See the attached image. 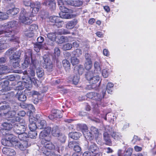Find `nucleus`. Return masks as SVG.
<instances>
[{"label":"nucleus","mask_w":156,"mask_h":156,"mask_svg":"<svg viewBox=\"0 0 156 156\" xmlns=\"http://www.w3.org/2000/svg\"><path fill=\"white\" fill-rule=\"evenodd\" d=\"M39 7V5L37 4H32L31 5V8L32 9V14L27 12L24 9H23L20 12L19 17L20 21L25 24H30L33 21L35 20L33 19V17L35 16L33 14H35L38 12Z\"/></svg>","instance_id":"f257e3e1"},{"label":"nucleus","mask_w":156,"mask_h":156,"mask_svg":"<svg viewBox=\"0 0 156 156\" xmlns=\"http://www.w3.org/2000/svg\"><path fill=\"white\" fill-rule=\"evenodd\" d=\"M17 25V22L16 21H12L9 22L7 24H5L6 27V30H8V34L13 33V35L11 37H8V40L11 41L16 42L19 43L20 42L19 37L15 35L14 31L12 29L16 27Z\"/></svg>","instance_id":"f03ea898"},{"label":"nucleus","mask_w":156,"mask_h":156,"mask_svg":"<svg viewBox=\"0 0 156 156\" xmlns=\"http://www.w3.org/2000/svg\"><path fill=\"white\" fill-rule=\"evenodd\" d=\"M15 121L14 120H9L7 122L3 123L2 125V127L0 129V132L3 135H9L12 134L9 132V131L13 128V126L12 122Z\"/></svg>","instance_id":"7ed1b4c3"},{"label":"nucleus","mask_w":156,"mask_h":156,"mask_svg":"<svg viewBox=\"0 0 156 156\" xmlns=\"http://www.w3.org/2000/svg\"><path fill=\"white\" fill-rule=\"evenodd\" d=\"M12 123L13 125L12 129L14 133L18 135L24 132L27 127L26 124L21 125L17 121H13Z\"/></svg>","instance_id":"20e7f679"},{"label":"nucleus","mask_w":156,"mask_h":156,"mask_svg":"<svg viewBox=\"0 0 156 156\" xmlns=\"http://www.w3.org/2000/svg\"><path fill=\"white\" fill-rule=\"evenodd\" d=\"M6 54L9 56L10 59L14 61H18L21 54V51H16L13 48H10L6 52Z\"/></svg>","instance_id":"39448f33"},{"label":"nucleus","mask_w":156,"mask_h":156,"mask_svg":"<svg viewBox=\"0 0 156 156\" xmlns=\"http://www.w3.org/2000/svg\"><path fill=\"white\" fill-rule=\"evenodd\" d=\"M51 128L49 126L46 127L44 130L41 132L40 134V137L42 139L41 142L45 141H50L51 136L50 135Z\"/></svg>","instance_id":"423d86ee"},{"label":"nucleus","mask_w":156,"mask_h":156,"mask_svg":"<svg viewBox=\"0 0 156 156\" xmlns=\"http://www.w3.org/2000/svg\"><path fill=\"white\" fill-rule=\"evenodd\" d=\"M42 58L44 61L42 63L43 67L48 71H52L53 66L49 56L48 55H45Z\"/></svg>","instance_id":"0eeeda50"},{"label":"nucleus","mask_w":156,"mask_h":156,"mask_svg":"<svg viewBox=\"0 0 156 156\" xmlns=\"http://www.w3.org/2000/svg\"><path fill=\"white\" fill-rule=\"evenodd\" d=\"M5 136V138L2 140V144L6 146H10L12 145V143L16 142L15 137L13 134L9 135H3Z\"/></svg>","instance_id":"6e6552de"},{"label":"nucleus","mask_w":156,"mask_h":156,"mask_svg":"<svg viewBox=\"0 0 156 156\" xmlns=\"http://www.w3.org/2000/svg\"><path fill=\"white\" fill-rule=\"evenodd\" d=\"M16 148H19L22 151L25 150L26 148L30 145V142H27V141L19 142L16 140V142L14 144Z\"/></svg>","instance_id":"1a4fd4ad"},{"label":"nucleus","mask_w":156,"mask_h":156,"mask_svg":"<svg viewBox=\"0 0 156 156\" xmlns=\"http://www.w3.org/2000/svg\"><path fill=\"white\" fill-rule=\"evenodd\" d=\"M89 146H88L87 143H86L84 146V148L86 149L88 147V150L91 151L92 154H97L99 151V148L97 144L94 143L90 142V144H89Z\"/></svg>","instance_id":"9d476101"},{"label":"nucleus","mask_w":156,"mask_h":156,"mask_svg":"<svg viewBox=\"0 0 156 156\" xmlns=\"http://www.w3.org/2000/svg\"><path fill=\"white\" fill-rule=\"evenodd\" d=\"M51 114L48 116V118L51 120H54L57 118H61L62 117V114L61 111L58 110H52Z\"/></svg>","instance_id":"9b49d317"},{"label":"nucleus","mask_w":156,"mask_h":156,"mask_svg":"<svg viewBox=\"0 0 156 156\" xmlns=\"http://www.w3.org/2000/svg\"><path fill=\"white\" fill-rule=\"evenodd\" d=\"M50 141H45L44 142H41L44 144V146L42 147V150L43 152L47 151V150L51 151V149L55 148V146Z\"/></svg>","instance_id":"f8f14e48"},{"label":"nucleus","mask_w":156,"mask_h":156,"mask_svg":"<svg viewBox=\"0 0 156 156\" xmlns=\"http://www.w3.org/2000/svg\"><path fill=\"white\" fill-rule=\"evenodd\" d=\"M67 3L75 7H80L82 5L83 2L80 0H67Z\"/></svg>","instance_id":"ddd939ff"},{"label":"nucleus","mask_w":156,"mask_h":156,"mask_svg":"<svg viewBox=\"0 0 156 156\" xmlns=\"http://www.w3.org/2000/svg\"><path fill=\"white\" fill-rule=\"evenodd\" d=\"M8 30H6V27L5 24L2 25L0 24V35L2 34H5L6 37H11L13 35V33L12 32L10 34H8L7 32Z\"/></svg>","instance_id":"4468645a"},{"label":"nucleus","mask_w":156,"mask_h":156,"mask_svg":"<svg viewBox=\"0 0 156 156\" xmlns=\"http://www.w3.org/2000/svg\"><path fill=\"white\" fill-rule=\"evenodd\" d=\"M102 98V97L101 94L94 92L93 99L95 100L97 102L96 103V105H95L94 107L95 109H96L99 105H102V103L101 102Z\"/></svg>","instance_id":"2eb2a0df"},{"label":"nucleus","mask_w":156,"mask_h":156,"mask_svg":"<svg viewBox=\"0 0 156 156\" xmlns=\"http://www.w3.org/2000/svg\"><path fill=\"white\" fill-rule=\"evenodd\" d=\"M3 153L4 154L10 156H14L16 154L15 151L12 149L4 147L2 149Z\"/></svg>","instance_id":"dca6fc26"},{"label":"nucleus","mask_w":156,"mask_h":156,"mask_svg":"<svg viewBox=\"0 0 156 156\" xmlns=\"http://www.w3.org/2000/svg\"><path fill=\"white\" fill-rule=\"evenodd\" d=\"M16 97L17 98L18 100L21 101H24L27 99V97L26 95L22 93L21 91L19 90L18 91Z\"/></svg>","instance_id":"f3484780"},{"label":"nucleus","mask_w":156,"mask_h":156,"mask_svg":"<svg viewBox=\"0 0 156 156\" xmlns=\"http://www.w3.org/2000/svg\"><path fill=\"white\" fill-rule=\"evenodd\" d=\"M18 137L21 141H27V142H29L30 139L29 135L27 133L24 132L20 134H19Z\"/></svg>","instance_id":"a211bd4d"},{"label":"nucleus","mask_w":156,"mask_h":156,"mask_svg":"<svg viewBox=\"0 0 156 156\" xmlns=\"http://www.w3.org/2000/svg\"><path fill=\"white\" fill-rule=\"evenodd\" d=\"M55 41L58 44H62L65 42H69L68 37L63 36H58L56 38Z\"/></svg>","instance_id":"6ab92c4d"},{"label":"nucleus","mask_w":156,"mask_h":156,"mask_svg":"<svg viewBox=\"0 0 156 156\" xmlns=\"http://www.w3.org/2000/svg\"><path fill=\"white\" fill-rule=\"evenodd\" d=\"M16 114V112L15 111L12 110L11 109L8 111L6 112H4L3 116H5L6 118H13Z\"/></svg>","instance_id":"aec40b11"},{"label":"nucleus","mask_w":156,"mask_h":156,"mask_svg":"<svg viewBox=\"0 0 156 156\" xmlns=\"http://www.w3.org/2000/svg\"><path fill=\"white\" fill-rule=\"evenodd\" d=\"M104 140L106 144L111 145L112 144V141L110 136L107 132H105L103 134Z\"/></svg>","instance_id":"412c9836"},{"label":"nucleus","mask_w":156,"mask_h":156,"mask_svg":"<svg viewBox=\"0 0 156 156\" xmlns=\"http://www.w3.org/2000/svg\"><path fill=\"white\" fill-rule=\"evenodd\" d=\"M78 23L77 20L74 19L72 21L69 22L66 25V27L68 29L73 28Z\"/></svg>","instance_id":"4be33fe9"},{"label":"nucleus","mask_w":156,"mask_h":156,"mask_svg":"<svg viewBox=\"0 0 156 156\" xmlns=\"http://www.w3.org/2000/svg\"><path fill=\"white\" fill-rule=\"evenodd\" d=\"M19 12V9L18 8H15L7 11L6 14L9 15L14 16L17 14Z\"/></svg>","instance_id":"5701e85b"},{"label":"nucleus","mask_w":156,"mask_h":156,"mask_svg":"<svg viewBox=\"0 0 156 156\" xmlns=\"http://www.w3.org/2000/svg\"><path fill=\"white\" fill-rule=\"evenodd\" d=\"M69 135L70 138L74 140H77L81 135V134L78 132H73L69 133Z\"/></svg>","instance_id":"b1692460"},{"label":"nucleus","mask_w":156,"mask_h":156,"mask_svg":"<svg viewBox=\"0 0 156 156\" xmlns=\"http://www.w3.org/2000/svg\"><path fill=\"white\" fill-rule=\"evenodd\" d=\"M83 133L86 139L91 140L94 137L93 134L89 131L83 132Z\"/></svg>","instance_id":"393cba45"},{"label":"nucleus","mask_w":156,"mask_h":156,"mask_svg":"<svg viewBox=\"0 0 156 156\" xmlns=\"http://www.w3.org/2000/svg\"><path fill=\"white\" fill-rule=\"evenodd\" d=\"M110 133L112 137L115 140H118L122 137L121 134L119 132L112 131L110 132Z\"/></svg>","instance_id":"a878e982"},{"label":"nucleus","mask_w":156,"mask_h":156,"mask_svg":"<svg viewBox=\"0 0 156 156\" xmlns=\"http://www.w3.org/2000/svg\"><path fill=\"white\" fill-rule=\"evenodd\" d=\"M51 133L52 135L55 136L59 135L60 133L58 127L56 126H54L52 128Z\"/></svg>","instance_id":"bb28decb"},{"label":"nucleus","mask_w":156,"mask_h":156,"mask_svg":"<svg viewBox=\"0 0 156 156\" xmlns=\"http://www.w3.org/2000/svg\"><path fill=\"white\" fill-rule=\"evenodd\" d=\"M47 125L46 122L44 120H42L39 121L37 128L39 129H45Z\"/></svg>","instance_id":"cd10ccee"},{"label":"nucleus","mask_w":156,"mask_h":156,"mask_svg":"<svg viewBox=\"0 0 156 156\" xmlns=\"http://www.w3.org/2000/svg\"><path fill=\"white\" fill-rule=\"evenodd\" d=\"M94 68L95 69V71H96V73H97L101 72V63L98 62H95L94 65Z\"/></svg>","instance_id":"c85d7f7f"},{"label":"nucleus","mask_w":156,"mask_h":156,"mask_svg":"<svg viewBox=\"0 0 156 156\" xmlns=\"http://www.w3.org/2000/svg\"><path fill=\"white\" fill-rule=\"evenodd\" d=\"M62 63L63 67L66 71L70 69V64L68 61L66 59H64L62 61Z\"/></svg>","instance_id":"c756f323"},{"label":"nucleus","mask_w":156,"mask_h":156,"mask_svg":"<svg viewBox=\"0 0 156 156\" xmlns=\"http://www.w3.org/2000/svg\"><path fill=\"white\" fill-rule=\"evenodd\" d=\"M108 117V120L110 121H114L116 119V117H115L114 115L112 113H108L105 116L104 118V119L107 120V118Z\"/></svg>","instance_id":"7c9ffc66"},{"label":"nucleus","mask_w":156,"mask_h":156,"mask_svg":"<svg viewBox=\"0 0 156 156\" xmlns=\"http://www.w3.org/2000/svg\"><path fill=\"white\" fill-rule=\"evenodd\" d=\"M99 77L97 75H95L91 78L89 80L90 83L91 84L96 83L100 80Z\"/></svg>","instance_id":"2f4dec72"},{"label":"nucleus","mask_w":156,"mask_h":156,"mask_svg":"<svg viewBox=\"0 0 156 156\" xmlns=\"http://www.w3.org/2000/svg\"><path fill=\"white\" fill-rule=\"evenodd\" d=\"M57 136L58 140L60 143H64L65 142L66 137L65 135L60 133Z\"/></svg>","instance_id":"473e14b6"},{"label":"nucleus","mask_w":156,"mask_h":156,"mask_svg":"<svg viewBox=\"0 0 156 156\" xmlns=\"http://www.w3.org/2000/svg\"><path fill=\"white\" fill-rule=\"evenodd\" d=\"M113 84L110 82L108 83L107 85L106 90L109 94H111L113 90Z\"/></svg>","instance_id":"72a5a7b5"},{"label":"nucleus","mask_w":156,"mask_h":156,"mask_svg":"<svg viewBox=\"0 0 156 156\" xmlns=\"http://www.w3.org/2000/svg\"><path fill=\"white\" fill-rule=\"evenodd\" d=\"M25 59L30 60V58H33L32 56V50L31 49H28L26 50L25 54Z\"/></svg>","instance_id":"f704fd0d"},{"label":"nucleus","mask_w":156,"mask_h":156,"mask_svg":"<svg viewBox=\"0 0 156 156\" xmlns=\"http://www.w3.org/2000/svg\"><path fill=\"white\" fill-rule=\"evenodd\" d=\"M90 129L91 132L93 134L94 136L96 137H98L99 134V132L98 129L94 126H91Z\"/></svg>","instance_id":"c9c22d12"},{"label":"nucleus","mask_w":156,"mask_h":156,"mask_svg":"<svg viewBox=\"0 0 156 156\" xmlns=\"http://www.w3.org/2000/svg\"><path fill=\"white\" fill-rule=\"evenodd\" d=\"M47 5L50 7V8L54 9L55 6V2L54 0H48L46 3Z\"/></svg>","instance_id":"e433bc0d"},{"label":"nucleus","mask_w":156,"mask_h":156,"mask_svg":"<svg viewBox=\"0 0 156 156\" xmlns=\"http://www.w3.org/2000/svg\"><path fill=\"white\" fill-rule=\"evenodd\" d=\"M36 73L38 77H42L44 74V70L43 69L39 68L36 69Z\"/></svg>","instance_id":"4c0bfd02"},{"label":"nucleus","mask_w":156,"mask_h":156,"mask_svg":"<svg viewBox=\"0 0 156 156\" xmlns=\"http://www.w3.org/2000/svg\"><path fill=\"white\" fill-rule=\"evenodd\" d=\"M68 12H60L59 13L60 17L63 19H69L71 18V15Z\"/></svg>","instance_id":"58836bf2"},{"label":"nucleus","mask_w":156,"mask_h":156,"mask_svg":"<svg viewBox=\"0 0 156 156\" xmlns=\"http://www.w3.org/2000/svg\"><path fill=\"white\" fill-rule=\"evenodd\" d=\"M37 28L38 27L36 24H33L28 27V30L34 33Z\"/></svg>","instance_id":"ea45409f"},{"label":"nucleus","mask_w":156,"mask_h":156,"mask_svg":"<svg viewBox=\"0 0 156 156\" xmlns=\"http://www.w3.org/2000/svg\"><path fill=\"white\" fill-rule=\"evenodd\" d=\"M1 104H0V110H4L5 111L4 112H6L8 111H9L11 109V108L9 105H1Z\"/></svg>","instance_id":"a19ab883"},{"label":"nucleus","mask_w":156,"mask_h":156,"mask_svg":"<svg viewBox=\"0 0 156 156\" xmlns=\"http://www.w3.org/2000/svg\"><path fill=\"white\" fill-rule=\"evenodd\" d=\"M82 51L80 49H77L72 52L73 55L76 57H79L82 55Z\"/></svg>","instance_id":"79ce46f5"},{"label":"nucleus","mask_w":156,"mask_h":156,"mask_svg":"<svg viewBox=\"0 0 156 156\" xmlns=\"http://www.w3.org/2000/svg\"><path fill=\"white\" fill-rule=\"evenodd\" d=\"M72 48V44L70 43H68L63 45L62 48L64 50L66 51L70 50Z\"/></svg>","instance_id":"37998d69"},{"label":"nucleus","mask_w":156,"mask_h":156,"mask_svg":"<svg viewBox=\"0 0 156 156\" xmlns=\"http://www.w3.org/2000/svg\"><path fill=\"white\" fill-rule=\"evenodd\" d=\"M84 66L87 70H90L92 66V61H85Z\"/></svg>","instance_id":"c03bdc74"},{"label":"nucleus","mask_w":156,"mask_h":156,"mask_svg":"<svg viewBox=\"0 0 156 156\" xmlns=\"http://www.w3.org/2000/svg\"><path fill=\"white\" fill-rule=\"evenodd\" d=\"M34 50L37 52H39L41 49L43 48L42 45L38 43L34 44Z\"/></svg>","instance_id":"a18cd8bd"},{"label":"nucleus","mask_w":156,"mask_h":156,"mask_svg":"<svg viewBox=\"0 0 156 156\" xmlns=\"http://www.w3.org/2000/svg\"><path fill=\"white\" fill-rule=\"evenodd\" d=\"M38 64V62L36 60L34 59L33 58H31V62L30 64V66L33 69H35L36 67L37 64Z\"/></svg>","instance_id":"49530a36"},{"label":"nucleus","mask_w":156,"mask_h":156,"mask_svg":"<svg viewBox=\"0 0 156 156\" xmlns=\"http://www.w3.org/2000/svg\"><path fill=\"white\" fill-rule=\"evenodd\" d=\"M47 37L51 41H55L56 39L55 34L54 33H49L48 34Z\"/></svg>","instance_id":"de8ad7c7"},{"label":"nucleus","mask_w":156,"mask_h":156,"mask_svg":"<svg viewBox=\"0 0 156 156\" xmlns=\"http://www.w3.org/2000/svg\"><path fill=\"white\" fill-rule=\"evenodd\" d=\"M95 74H94L92 72L89 71L86 73V77L87 80H89L92 77L94 76Z\"/></svg>","instance_id":"09e8293b"},{"label":"nucleus","mask_w":156,"mask_h":156,"mask_svg":"<svg viewBox=\"0 0 156 156\" xmlns=\"http://www.w3.org/2000/svg\"><path fill=\"white\" fill-rule=\"evenodd\" d=\"M30 64V60L25 59L23 62L22 64V67L23 69L27 68Z\"/></svg>","instance_id":"8fccbe9b"},{"label":"nucleus","mask_w":156,"mask_h":156,"mask_svg":"<svg viewBox=\"0 0 156 156\" xmlns=\"http://www.w3.org/2000/svg\"><path fill=\"white\" fill-rule=\"evenodd\" d=\"M29 138L34 139L36 138L37 134L35 131H31L28 134Z\"/></svg>","instance_id":"3c124183"},{"label":"nucleus","mask_w":156,"mask_h":156,"mask_svg":"<svg viewBox=\"0 0 156 156\" xmlns=\"http://www.w3.org/2000/svg\"><path fill=\"white\" fill-rule=\"evenodd\" d=\"M8 18L7 14L5 13L0 12V21L5 20Z\"/></svg>","instance_id":"603ef678"},{"label":"nucleus","mask_w":156,"mask_h":156,"mask_svg":"<svg viewBox=\"0 0 156 156\" xmlns=\"http://www.w3.org/2000/svg\"><path fill=\"white\" fill-rule=\"evenodd\" d=\"M78 72L79 74L82 75L84 71V69L82 65H79L77 66Z\"/></svg>","instance_id":"864d4df0"},{"label":"nucleus","mask_w":156,"mask_h":156,"mask_svg":"<svg viewBox=\"0 0 156 156\" xmlns=\"http://www.w3.org/2000/svg\"><path fill=\"white\" fill-rule=\"evenodd\" d=\"M59 18V17L58 16H53L49 18V20L51 22L55 23L57 21H58Z\"/></svg>","instance_id":"5fc2aeb1"},{"label":"nucleus","mask_w":156,"mask_h":156,"mask_svg":"<svg viewBox=\"0 0 156 156\" xmlns=\"http://www.w3.org/2000/svg\"><path fill=\"white\" fill-rule=\"evenodd\" d=\"M59 6V9L61 11V12H69V9L66 8L62 5H60Z\"/></svg>","instance_id":"6e6d98bb"},{"label":"nucleus","mask_w":156,"mask_h":156,"mask_svg":"<svg viewBox=\"0 0 156 156\" xmlns=\"http://www.w3.org/2000/svg\"><path fill=\"white\" fill-rule=\"evenodd\" d=\"M79 77L77 76H73V83L75 85H77L79 82Z\"/></svg>","instance_id":"4d7b16f0"},{"label":"nucleus","mask_w":156,"mask_h":156,"mask_svg":"<svg viewBox=\"0 0 156 156\" xmlns=\"http://www.w3.org/2000/svg\"><path fill=\"white\" fill-rule=\"evenodd\" d=\"M29 128L31 131H34L36 130L37 126L36 124H32L29 125Z\"/></svg>","instance_id":"13d9d810"},{"label":"nucleus","mask_w":156,"mask_h":156,"mask_svg":"<svg viewBox=\"0 0 156 156\" xmlns=\"http://www.w3.org/2000/svg\"><path fill=\"white\" fill-rule=\"evenodd\" d=\"M109 73L108 72V70L107 69H104L102 70V76L105 78L108 77Z\"/></svg>","instance_id":"bf43d9fd"},{"label":"nucleus","mask_w":156,"mask_h":156,"mask_svg":"<svg viewBox=\"0 0 156 156\" xmlns=\"http://www.w3.org/2000/svg\"><path fill=\"white\" fill-rule=\"evenodd\" d=\"M71 63L73 65H75L79 63V60L75 57H73L71 58Z\"/></svg>","instance_id":"052dcab7"},{"label":"nucleus","mask_w":156,"mask_h":156,"mask_svg":"<svg viewBox=\"0 0 156 156\" xmlns=\"http://www.w3.org/2000/svg\"><path fill=\"white\" fill-rule=\"evenodd\" d=\"M37 119L35 117L32 116H30L29 118V124H36L35 122Z\"/></svg>","instance_id":"680f3d73"},{"label":"nucleus","mask_w":156,"mask_h":156,"mask_svg":"<svg viewBox=\"0 0 156 156\" xmlns=\"http://www.w3.org/2000/svg\"><path fill=\"white\" fill-rule=\"evenodd\" d=\"M23 2L24 5L25 6H30L31 7V5L32 4H33L34 3H32L31 2V0H23Z\"/></svg>","instance_id":"e2e57ef3"},{"label":"nucleus","mask_w":156,"mask_h":156,"mask_svg":"<svg viewBox=\"0 0 156 156\" xmlns=\"http://www.w3.org/2000/svg\"><path fill=\"white\" fill-rule=\"evenodd\" d=\"M76 144V142L75 141H70L69 143L68 146L70 148L73 149Z\"/></svg>","instance_id":"0e129e2a"},{"label":"nucleus","mask_w":156,"mask_h":156,"mask_svg":"<svg viewBox=\"0 0 156 156\" xmlns=\"http://www.w3.org/2000/svg\"><path fill=\"white\" fill-rule=\"evenodd\" d=\"M60 50L58 48H55L54 49V54L55 57H58L60 55Z\"/></svg>","instance_id":"69168bd1"},{"label":"nucleus","mask_w":156,"mask_h":156,"mask_svg":"<svg viewBox=\"0 0 156 156\" xmlns=\"http://www.w3.org/2000/svg\"><path fill=\"white\" fill-rule=\"evenodd\" d=\"M63 24V22L59 21L58 20V21H57V22L54 24V25L57 26L58 27H62Z\"/></svg>","instance_id":"338daca9"},{"label":"nucleus","mask_w":156,"mask_h":156,"mask_svg":"<svg viewBox=\"0 0 156 156\" xmlns=\"http://www.w3.org/2000/svg\"><path fill=\"white\" fill-rule=\"evenodd\" d=\"M83 156H96V155L92 154L91 152L89 151H86L83 153Z\"/></svg>","instance_id":"774afa93"}]
</instances>
